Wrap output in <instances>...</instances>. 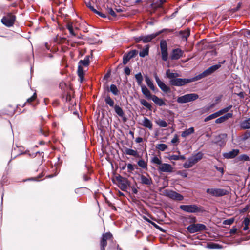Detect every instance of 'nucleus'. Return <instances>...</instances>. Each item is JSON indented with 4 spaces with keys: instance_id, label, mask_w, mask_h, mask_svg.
<instances>
[{
    "instance_id": "nucleus-1",
    "label": "nucleus",
    "mask_w": 250,
    "mask_h": 250,
    "mask_svg": "<svg viewBox=\"0 0 250 250\" xmlns=\"http://www.w3.org/2000/svg\"><path fill=\"white\" fill-rule=\"evenodd\" d=\"M166 75L169 79V83L172 86H182L187 84V78H178L180 75L176 72H171L169 69L166 71Z\"/></svg>"
},
{
    "instance_id": "nucleus-2",
    "label": "nucleus",
    "mask_w": 250,
    "mask_h": 250,
    "mask_svg": "<svg viewBox=\"0 0 250 250\" xmlns=\"http://www.w3.org/2000/svg\"><path fill=\"white\" fill-rule=\"evenodd\" d=\"M203 156V154L202 152H199L197 153L188 158V161L184 164L183 167L186 168L191 167L194 164L202 159Z\"/></svg>"
},
{
    "instance_id": "nucleus-3",
    "label": "nucleus",
    "mask_w": 250,
    "mask_h": 250,
    "mask_svg": "<svg viewBox=\"0 0 250 250\" xmlns=\"http://www.w3.org/2000/svg\"><path fill=\"white\" fill-rule=\"evenodd\" d=\"M198 98L199 95L197 94H187L178 97L177 99V102L179 104H185L194 101Z\"/></svg>"
},
{
    "instance_id": "nucleus-4",
    "label": "nucleus",
    "mask_w": 250,
    "mask_h": 250,
    "mask_svg": "<svg viewBox=\"0 0 250 250\" xmlns=\"http://www.w3.org/2000/svg\"><path fill=\"white\" fill-rule=\"evenodd\" d=\"M206 192L214 197H221L224 195H227L229 193L228 190L219 188H208L206 190Z\"/></svg>"
},
{
    "instance_id": "nucleus-5",
    "label": "nucleus",
    "mask_w": 250,
    "mask_h": 250,
    "mask_svg": "<svg viewBox=\"0 0 250 250\" xmlns=\"http://www.w3.org/2000/svg\"><path fill=\"white\" fill-rule=\"evenodd\" d=\"M179 208L183 211L191 213H195L201 211V207L198 206L195 204L188 205H180Z\"/></svg>"
},
{
    "instance_id": "nucleus-6",
    "label": "nucleus",
    "mask_w": 250,
    "mask_h": 250,
    "mask_svg": "<svg viewBox=\"0 0 250 250\" xmlns=\"http://www.w3.org/2000/svg\"><path fill=\"white\" fill-rule=\"evenodd\" d=\"M16 20L15 15L8 13L1 20V22L7 27H11L14 24Z\"/></svg>"
},
{
    "instance_id": "nucleus-7",
    "label": "nucleus",
    "mask_w": 250,
    "mask_h": 250,
    "mask_svg": "<svg viewBox=\"0 0 250 250\" xmlns=\"http://www.w3.org/2000/svg\"><path fill=\"white\" fill-rule=\"evenodd\" d=\"M187 229L190 233H194L198 231L205 230L207 229V227L202 224H193L188 226Z\"/></svg>"
},
{
    "instance_id": "nucleus-8",
    "label": "nucleus",
    "mask_w": 250,
    "mask_h": 250,
    "mask_svg": "<svg viewBox=\"0 0 250 250\" xmlns=\"http://www.w3.org/2000/svg\"><path fill=\"white\" fill-rule=\"evenodd\" d=\"M160 47L161 52L162 59L164 61H167L168 59V52L167 42L166 40H161L160 43Z\"/></svg>"
},
{
    "instance_id": "nucleus-9",
    "label": "nucleus",
    "mask_w": 250,
    "mask_h": 250,
    "mask_svg": "<svg viewBox=\"0 0 250 250\" xmlns=\"http://www.w3.org/2000/svg\"><path fill=\"white\" fill-rule=\"evenodd\" d=\"M116 180L118 182V187L120 188L123 191H126L128 187L129 186V182L128 180L119 176L116 177Z\"/></svg>"
},
{
    "instance_id": "nucleus-10",
    "label": "nucleus",
    "mask_w": 250,
    "mask_h": 250,
    "mask_svg": "<svg viewBox=\"0 0 250 250\" xmlns=\"http://www.w3.org/2000/svg\"><path fill=\"white\" fill-rule=\"evenodd\" d=\"M112 235L110 233L104 234L100 242L101 250H105V248L107 245V241H112Z\"/></svg>"
},
{
    "instance_id": "nucleus-11",
    "label": "nucleus",
    "mask_w": 250,
    "mask_h": 250,
    "mask_svg": "<svg viewBox=\"0 0 250 250\" xmlns=\"http://www.w3.org/2000/svg\"><path fill=\"white\" fill-rule=\"evenodd\" d=\"M154 78L158 86L164 92H171L170 87L167 86L163 82L161 81L156 74H154Z\"/></svg>"
},
{
    "instance_id": "nucleus-12",
    "label": "nucleus",
    "mask_w": 250,
    "mask_h": 250,
    "mask_svg": "<svg viewBox=\"0 0 250 250\" xmlns=\"http://www.w3.org/2000/svg\"><path fill=\"white\" fill-rule=\"evenodd\" d=\"M166 195L170 198L177 201H181L184 198L182 195L172 190H166Z\"/></svg>"
},
{
    "instance_id": "nucleus-13",
    "label": "nucleus",
    "mask_w": 250,
    "mask_h": 250,
    "mask_svg": "<svg viewBox=\"0 0 250 250\" xmlns=\"http://www.w3.org/2000/svg\"><path fill=\"white\" fill-rule=\"evenodd\" d=\"M138 53V51L136 50H132L126 54H125L123 56V63L126 64L128 63L129 60L134 58Z\"/></svg>"
},
{
    "instance_id": "nucleus-14",
    "label": "nucleus",
    "mask_w": 250,
    "mask_h": 250,
    "mask_svg": "<svg viewBox=\"0 0 250 250\" xmlns=\"http://www.w3.org/2000/svg\"><path fill=\"white\" fill-rule=\"evenodd\" d=\"M227 138V134L226 133H223L218 135L216 137L215 140L216 143L220 146H224L226 142Z\"/></svg>"
},
{
    "instance_id": "nucleus-15",
    "label": "nucleus",
    "mask_w": 250,
    "mask_h": 250,
    "mask_svg": "<svg viewBox=\"0 0 250 250\" xmlns=\"http://www.w3.org/2000/svg\"><path fill=\"white\" fill-rule=\"evenodd\" d=\"M184 52L179 48L173 49L170 55L171 60H178L183 56Z\"/></svg>"
},
{
    "instance_id": "nucleus-16",
    "label": "nucleus",
    "mask_w": 250,
    "mask_h": 250,
    "mask_svg": "<svg viewBox=\"0 0 250 250\" xmlns=\"http://www.w3.org/2000/svg\"><path fill=\"white\" fill-rule=\"evenodd\" d=\"M158 169L161 172H171L173 171V168L170 164L167 163H162V164L158 167Z\"/></svg>"
},
{
    "instance_id": "nucleus-17",
    "label": "nucleus",
    "mask_w": 250,
    "mask_h": 250,
    "mask_svg": "<svg viewBox=\"0 0 250 250\" xmlns=\"http://www.w3.org/2000/svg\"><path fill=\"white\" fill-rule=\"evenodd\" d=\"M163 32V30L146 36H142V42L147 43Z\"/></svg>"
},
{
    "instance_id": "nucleus-18",
    "label": "nucleus",
    "mask_w": 250,
    "mask_h": 250,
    "mask_svg": "<svg viewBox=\"0 0 250 250\" xmlns=\"http://www.w3.org/2000/svg\"><path fill=\"white\" fill-rule=\"evenodd\" d=\"M239 153V150L238 149H233L228 152L224 153L223 156L226 159H232L235 158Z\"/></svg>"
},
{
    "instance_id": "nucleus-19",
    "label": "nucleus",
    "mask_w": 250,
    "mask_h": 250,
    "mask_svg": "<svg viewBox=\"0 0 250 250\" xmlns=\"http://www.w3.org/2000/svg\"><path fill=\"white\" fill-rule=\"evenodd\" d=\"M141 125L145 127L152 130L153 128V123L149 119L144 117L142 121Z\"/></svg>"
},
{
    "instance_id": "nucleus-20",
    "label": "nucleus",
    "mask_w": 250,
    "mask_h": 250,
    "mask_svg": "<svg viewBox=\"0 0 250 250\" xmlns=\"http://www.w3.org/2000/svg\"><path fill=\"white\" fill-rule=\"evenodd\" d=\"M140 87L141 88V91L145 97L148 100H151L153 95L151 94L149 89L145 85Z\"/></svg>"
},
{
    "instance_id": "nucleus-21",
    "label": "nucleus",
    "mask_w": 250,
    "mask_h": 250,
    "mask_svg": "<svg viewBox=\"0 0 250 250\" xmlns=\"http://www.w3.org/2000/svg\"><path fill=\"white\" fill-rule=\"evenodd\" d=\"M208 76L207 73H206L205 71L203 72L202 73H200V74L196 76L195 77L190 78V79H188L187 78V80L188 81L187 82V84L188 83L191 82H194L195 81H197L199 80H200L205 77Z\"/></svg>"
},
{
    "instance_id": "nucleus-22",
    "label": "nucleus",
    "mask_w": 250,
    "mask_h": 250,
    "mask_svg": "<svg viewBox=\"0 0 250 250\" xmlns=\"http://www.w3.org/2000/svg\"><path fill=\"white\" fill-rule=\"evenodd\" d=\"M233 114L232 113H227L225 115L217 118L215 120V123L220 124L223 123L226 120H227L229 118H231Z\"/></svg>"
},
{
    "instance_id": "nucleus-23",
    "label": "nucleus",
    "mask_w": 250,
    "mask_h": 250,
    "mask_svg": "<svg viewBox=\"0 0 250 250\" xmlns=\"http://www.w3.org/2000/svg\"><path fill=\"white\" fill-rule=\"evenodd\" d=\"M151 100H152L153 102L158 106H162L166 105V103L164 100L155 95H153Z\"/></svg>"
},
{
    "instance_id": "nucleus-24",
    "label": "nucleus",
    "mask_w": 250,
    "mask_h": 250,
    "mask_svg": "<svg viewBox=\"0 0 250 250\" xmlns=\"http://www.w3.org/2000/svg\"><path fill=\"white\" fill-rule=\"evenodd\" d=\"M221 67V64H218L216 65H212L209 68H208L207 69H206L205 71L206 73H207L208 76L210 75L213 72H214L215 71H216L217 69H218L219 68Z\"/></svg>"
},
{
    "instance_id": "nucleus-25",
    "label": "nucleus",
    "mask_w": 250,
    "mask_h": 250,
    "mask_svg": "<svg viewBox=\"0 0 250 250\" xmlns=\"http://www.w3.org/2000/svg\"><path fill=\"white\" fill-rule=\"evenodd\" d=\"M240 126L241 128L244 129L250 128V117L246 118L241 122Z\"/></svg>"
},
{
    "instance_id": "nucleus-26",
    "label": "nucleus",
    "mask_w": 250,
    "mask_h": 250,
    "mask_svg": "<svg viewBox=\"0 0 250 250\" xmlns=\"http://www.w3.org/2000/svg\"><path fill=\"white\" fill-rule=\"evenodd\" d=\"M141 183L142 184L150 185L152 183L151 178L149 177H146L143 175H141L140 176Z\"/></svg>"
},
{
    "instance_id": "nucleus-27",
    "label": "nucleus",
    "mask_w": 250,
    "mask_h": 250,
    "mask_svg": "<svg viewBox=\"0 0 250 250\" xmlns=\"http://www.w3.org/2000/svg\"><path fill=\"white\" fill-rule=\"evenodd\" d=\"M145 78V82H146L147 85L149 87V88L151 90L155 91L156 88L155 86L154 85L152 80L147 76H146Z\"/></svg>"
},
{
    "instance_id": "nucleus-28",
    "label": "nucleus",
    "mask_w": 250,
    "mask_h": 250,
    "mask_svg": "<svg viewBox=\"0 0 250 250\" xmlns=\"http://www.w3.org/2000/svg\"><path fill=\"white\" fill-rule=\"evenodd\" d=\"M206 247L211 249H220L222 248L221 245L213 242L208 243Z\"/></svg>"
},
{
    "instance_id": "nucleus-29",
    "label": "nucleus",
    "mask_w": 250,
    "mask_h": 250,
    "mask_svg": "<svg viewBox=\"0 0 250 250\" xmlns=\"http://www.w3.org/2000/svg\"><path fill=\"white\" fill-rule=\"evenodd\" d=\"M135 79L136 80L137 84L139 86H141L143 85L142 82L143 81V77L141 72L138 73L135 75Z\"/></svg>"
},
{
    "instance_id": "nucleus-30",
    "label": "nucleus",
    "mask_w": 250,
    "mask_h": 250,
    "mask_svg": "<svg viewBox=\"0 0 250 250\" xmlns=\"http://www.w3.org/2000/svg\"><path fill=\"white\" fill-rule=\"evenodd\" d=\"M194 131V128L191 127L182 132L181 136L185 138L192 134Z\"/></svg>"
},
{
    "instance_id": "nucleus-31",
    "label": "nucleus",
    "mask_w": 250,
    "mask_h": 250,
    "mask_svg": "<svg viewBox=\"0 0 250 250\" xmlns=\"http://www.w3.org/2000/svg\"><path fill=\"white\" fill-rule=\"evenodd\" d=\"M125 154L133 156L134 157L138 156V153L137 151L128 148H126L125 149Z\"/></svg>"
},
{
    "instance_id": "nucleus-32",
    "label": "nucleus",
    "mask_w": 250,
    "mask_h": 250,
    "mask_svg": "<svg viewBox=\"0 0 250 250\" xmlns=\"http://www.w3.org/2000/svg\"><path fill=\"white\" fill-rule=\"evenodd\" d=\"M115 111L116 113L120 117H123L124 116V112L122 109L121 107H120L118 105H115L114 107Z\"/></svg>"
},
{
    "instance_id": "nucleus-33",
    "label": "nucleus",
    "mask_w": 250,
    "mask_h": 250,
    "mask_svg": "<svg viewBox=\"0 0 250 250\" xmlns=\"http://www.w3.org/2000/svg\"><path fill=\"white\" fill-rule=\"evenodd\" d=\"M140 102L141 104L146 108L148 110H151L152 106L150 103H149L147 101H146L145 99H140Z\"/></svg>"
},
{
    "instance_id": "nucleus-34",
    "label": "nucleus",
    "mask_w": 250,
    "mask_h": 250,
    "mask_svg": "<svg viewBox=\"0 0 250 250\" xmlns=\"http://www.w3.org/2000/svg\"><path fill=\"white\" fill-rule=\"evenodd\" d=\"M109 91L114 95H119L120 91L118 90L117 86L115 84H111L109 87Z\"/></svg>"
},
{
    "instance_id": "nucleus-35",
    "label": "nucleus",
    "mask_w": 250,
    "mask_h": 250,
    "mask_svg": "<svg viewBox=\"0 0 250 250\" xmlns=\"http://www.w3.org/2000/svg\"><path fill=\"white\" fill-rule=\"evenodd\" d=\"M138 165L142 168L144 169H147V163L143 159H140L137 162Z\"/></svg>"
},
{
    "instance_id": "nucleus-36",
    "label": "nucleus",
    "mask_w": 250,
    "mask_h": 250,
    "mask_svg": "<svg viewBox=\"0 0 250 250\" xmlns=\"http://www.w3.org/2000/svg\"><path fill=\"white\" fill-rule=\"evenodd\" d=\"M180 34L183 40L187 41L190 35V31L189 30L181 31L180 32Z\"/></svg>"
},
{
    "instance_id": "nucleus-37",
    "label": "nucleus",
    "mask_w": 250,
    "mask_h": 250,
    "mask_svg": "<svg viewBox=\"0 0 250 250\" xmlns=\"http://www.w3.org/2000/svg\"><path fill=\"white\" fill-rule=\"evenodd\" d=\"M79 65L87 66L89 64V56H86L83 60H81L79 62Z\"/></svg>"
},
{
    "instance_id": "nucleus-38",
    "label": "nucleus",
    "mask_w": 250,
    "mask_h": 250,
    "mask_svg": "<svg viewBox=\"0 0 250 250\" xmlns=\"http://www.w3.org/2000/svg\"><path fill=\"white\" fill-rule=\"evenodd\" d=\"M151 163L160 166L162 164L161 160L157 156H154L151 159Z\"/></svg>"
},
{
    "instance_id": "nucleus-39",
    "label": "nucleus",
    "mask_w": 250,
    "mask_h": 250,
    "mask_svg": "<svg viewBox=\"0 0 250 250\" xmlns=\"http://www.w3.org/2000/svg\"><path fill=\"white\" fill-rule=\"evenodd\" d=\"M104 101L106 104L110 107H114V102L109 96H106L105 97Z\"/></svg>"
},
{
    "instance_id": "nucleus-40",
    "label": "nucleus",
    "mask_w": 250,
    "mask_h": 250,
    "mask_svg": "<svg viewBox=\"0 0 250 250\" xmlns=\"http://www.w3.org/2000/svg\"><path fill=\"white\" fill-rule=\"evenodd\" d=\"M157 125L161 127H166L167 126V123L164 120L159 119L156 121Z\"/></svg>"
},
{
    "instance_id": "nucleus-41",
    "label": "nucleus",
    "mask_w": 250,
    "mask_h": 250,
    "mask_svg": "<svg viewBox=\"0 0 250 250\" xmlns=\"http://www.w3.org/2000/svg\"><path fill=\"white\" fill-rule=\"evenodd\" d=\"M77 72L78 75L80 77L81 81H82L83 78L84 71L83 68H82L81 65H79L78 66Z\"/></svg>"
},
{
    "instance_id": "nucleus-42",
    "label": "nucleus",
    "mask_w": 250,
    "mask_h": 250,
    "mask_svg": "<svg viewBox=\"0 0 250 250\" xmlns=\"http://www.w3.org/2000/svg\"><path fill=\"white\" fill-rule=\"evenodd\" d=\"M219 116H219L218 112H216L213 113V114L207 116V117H206L204 119V121L208 122L210 120L216 118Z\"/></svg>"
},
{
    "instance_id": "nucleus-43",
    "label": "nucleus",
    "mask_w": 250,
    "mask_h": 250,
    "mask_svg": "<svg viewBox=\"0 0 250 250\" xmlns=\"http://www.w3.org/2000/svg\"><path fill=\"white\" fill-rule=\"evenodd\" d=\"M149 53V47L147 45L145 48L143 49L139 53V55L141 57H144L146 55H148Z\"/></svg>"
},
{
    "instance_id": "nucleus-44",
    "label": "nucleus",
    "mask_w": 250,
    "mask_h": 250,
    "mask_svg": "<svg viewBox=\"0 0 250 250\" xmlns=\"http://www.w3.org/2000/svg\"><path fill=\"white\" fill-rule=\"evenodd\" d=\"M232 106L231 105H230L225 108H224L220 110H219L218 112L219 116L223 114L224 113H227L228 112L229 110H230L232 108Z\"/></svg>"
},
{
    "instance_id": "nucleus-45",
    "label": "nucleus",
    "mask_w": 250,
    "mask_h": 250,
    "mask_svg": "<svg viewBox=\"0 0 250 250\" xmlns=\"http://www.w3.org/2000/svg\"><path fill=\"white\" fill-rule=\"evenodd\" d=\"M156 147L159 150L164 151L167 148V146L165 144H160L157 145Z\"/></svg>"
},
{
    "instance_id": "nucleus-46",
    "label": "nucleus",
    "mask_w": 250,
    "mask_h": 250,
    "mask_svg": "<svg viewBox=\"0 0 250 250\" xmlns=\"http://www.w3.org/2000/svg\"><path fill=\"white\" fill-rule=\"evenodd\" d=\"M234 218H229V219H228L223 221V224L230 225L234 222Z\"/></svg>"
},
{
    "instance_id": "nucleus-47",
    "label": "nucleus",
    "mask_w": 250,
    "mask_h": 250,
    "mask_svg": "<svg viewBox=\"0 0 250 250\" xmlns=\"http://www.w3.org/2000/svg\"><path fill=\"white\" fill-rule=\"evenodd\" d=\"M238 159L239 160L247 161L250 160V157L246 154H242L239 156Z\"/></svg>"
},
{
    "instance_id": "nucleus-48",
    "label": "nucleus",
    "mask_w": 250,
    "mask_h": 250,
    "mask_svg": "<svg viewBox=\"0 0 250 250\" xmlns=\"http://www.w3.org/2000/svg\"><path fill=\"white\" fill-rule=\"evenodd\" d=\"M86 6L87 7H88L94 13H98V11L96 9H95L93 6L91 5L90 2L86 3Z\"/></svg>"
},
{
    "instance_id": "nucleus-49",
    "label": "nucleus",
    "mask_w": 250,
    "mask_h": 250,
    "mask_svg": "<svg viewBox=\"0 0 250 250\" xmlns=\"http://www.w3.org/2000/svg\"><path fill=\"white\" fill-rule=\"evenodd\" d=\"M250 138V131H246L243 135V139L245 140Z\"/></svg>"
},
{
    "instance_id": "nucleus-50",
    "label": "nucleus",
    "mask_w": 250,
    "mask_h": 250,
    "mask_svg": "<svg viewBox=\"0 0 250 250\" xmlns=\"http://www.w3.org/2000/svg\"><path fill=\"white\" fill-rule=\"evenodd\" d=\"M177 174L180 175L183 177H187L188 176V173L185 170L178 171Z\"/></svg>"
},
{
    "instance_id": "nucleus-51",
    "label": "nucleus",
    "mask_w": 250,
    "mask_h": 250,
    "mask_svg": "<svg viewBox=\"0 0 250 250\" xmlns=\"http://www.w3.org/2000/svg\"><path fill=\"white\" fill-rule=\"evenodd\" d=\"M128 171L129 172H131L132 171L134 170V166L131 164H128L127 165Z\"/></svg>"
},
{
    "instance_id": "nucleus-52",
    "label": "nucleus",
    "mask_w": 250,
    "mask_h": 250,
    "mask_svg": "<svg viewBox=\"0 0 250 250\" xmlns=\"http://www.w3.org/2000/svg\"><path fill=\"white\" fill-rule=\"evenodd\" d=\"M107 11L113 17L116 16V14L115 12L114 11V10L111 8H108L107 9Z\"/></svg>"
},
{
    "instance_id": "nucleus-53",
    "label": "nucleus",
    "mask_w": 250,
    "mask_h": 250,
    "mask_svg": "<svg viewBox=\"0 0 250 250\" xmlns=\"http://www.w3.org/2000/svg\"><path fill=\"white\" fill-rule=\"evenodd\" d=\"M178 142V136L177 134H175L173 138L171 140V143L173 144Z\"/></svg>"
},
{
    "instance_id": "nucleus-54",
    "label": "nucleus",
    "mask_w": 250,
    "mask_h": 250,
    "mask_svg": "<svg viewBox=\"0 0 250 250\" xmlns=\"http://www.w3.org/2000/svg\"><path fill=\"white\" fill-rule=\"evenodd\" d=\"M36 98V94L35 93H34L33 95L31 97L27 99V102L28 103H31L32 101H33L34 100H35V99Z\"/></svg>"
},
{
    "instance_id": "nucleus-55",
    "label": "nucleus",
    "mask_w": 250,
    "mask_h": 250,
    "mask_svg": "<svg viewBox=\"0 0 250 250\" xmlns=\"http://www.w3.org/2000/svg\"><path fill=\"white\" fill-rule=\"evenodd\" d=\"M250 219L248 217H246L244 218V220L243 221V224L245 226H249L250 224Z\"/></svg>"
},
{
    "instance_id": "nucleus-56",
    "label": "nucleus",
    "mask_w": 250,
    "mask_h": 250,
    "mask_svg": "<svg viewBox=\"0 0 250 250\" xmlns=\"http://www.w3.org/2000/svg\"><path fill=\"white\" fill-rule=\"evenodd\" d=\"M169 159L173 160H179V155H172L170 156Z\"/></svg>"
},
{
    "instance_id": "nucleus-57",
    "label": "nucleus",
    "mask_w": 250,
    "mask_h": 250,
    "mask_svg": "<svg viewBox=\"0 0 250 250\" xmlns=\"http://www.w3.org/2000/svg\"><path fill=\"white\" fill-rule=\"evenodd\" d=\"M237 231V229L236 227H233L230 230V233L231 234H235Z\"/></svg>"
},
{
    "instance_id": "nucleus-58",
    "label": "nucleus",
    "mask_w": 250,
    "mask_h": 250,
    "mask_svg": "<svg viewBox=\"0 0 250 250\" xmlns=\"http://www.w3.org/2000/svg\"><path fill=\"white\" fill-rule=\"evenodd\" d=\"M124 72L126 75H129L130 74V69L129 67H126L124 69Z\"/></svg>"
},
{
    "instance_id": "nucleus-59",
    "label": "nucleus",
    "mask_w": 250,
    "mask_h": 250,
    "mask_svg": "<svg viewBox=\"0 0 250 250\" xmlns=\"http://www.w3.org/2000/svg\"><path fill=\"white\" fill-rule=\"evenodd\" d=\"M135 40L136 42H142V36L138 37H135Z\"/></svg>"
},
{
    "instance_id": "nucleus-60",
    "label": "nucleus",
    "mask_w": 250,
    "mask_h": 250,
    "mask_svg": "<svg viewBox=\"0 0 250 250\" xmlns=\"http://www.w3.org/2000/svg\"><path fill=\"white\" fill-rule=\"evenodd\" d=\"M66 27L69 31L73 28L72 24L71 23H68L66 25Z\"/></svg>"
},
{
    "instance_id": "nucleus-61",
    "label": "nucleus",
    "mask_w": 250,
    "mask_h": 250,
    "mask_svg": "<svg viewBox=\"0 0 250 250\" xmlns=\"http://www.w3.org/2000/svg\"><path fill=\"white\" fill-rule=\"evenodd\" d=\"M143 141V138H141V137H137L136 138V140H135V142L137 143H140L141 142H142Z\"/></svg>"
},
{
    "instance_id": "nucleus-62",
    "label": "nucleus",
    "mask_w": 250,
    "mask_h": 250,
    "mask_svg": "<svg viewBox=\"0 0 250 250\" xmlns=\"http://www.w3.org/2000/svg\"><path fill=\"white\" fill-rule=\"evenodd\" d=\"M96 14L99 15V16H100L101 17H103V18H105L106 17V15L105 14H103L100 12H99L98 11V13H95Z\"/></svg>"
},
{
    "instance_id": "nucleus-63",
    "label": "nucleus",
    "mask_w": 250,
    "mask_h": 250,
    "mask_svg": "<svg viewBox=\"0 0 250 250\" xmlns=\"http://www.w3.org/2000/svg\"><path fill=\"white\" fill-rule=\"evenodd\" d=\"M151 223L156 228L160 230H161L162 229L160 227H159L158 225H157L156 224H155L154 222H151Z\"/></svg>"
},
{
    "instance_id": "nucleus-64",
    "label": "nucleus",
    "mask_w": 250,
    "mask_h": 250,
    "mask_svg": "<svg viewBox=\"0 0 250 250\" xmlns=\"http://www.w3.org/2000/svg\"><path fill=\"white\" fill-rule=\"evenodd\" d=\"M216 169L218 171L221 172L222 173H223V172H224V170H223V168L222 167H216Z\"/></svg>"
}]
</instances>
